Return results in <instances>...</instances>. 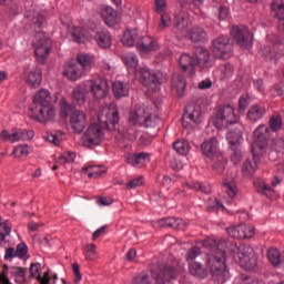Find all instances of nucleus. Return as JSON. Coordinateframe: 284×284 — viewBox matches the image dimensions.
Wrapping results in <instances>:
<instances>
[{"label": "nucleus", "instance_id": "nucleus-18", "mask_svg": "<svg viewBox=\"0 0 284 284\" xmlns=\"http://www.w3.org/2000/svg\"><path fill=\"white\" fill-rule=\"evenodd\" d=\"M195 65L200 68H212L214 62L212 61V54L205 47H197L194 50Z\"/></svg>", "mask_w": 284, "mask_h": 284}, {"label": "nucleus", "instance_id": "nucleus-25", "mask_svg": "<svg viewBox=\"0 0 284 284\" xmlns=\"http://www.w3.org/2000/svg\"><path fill=\"white\" fill-rule=\"evenodd\" d=\"M88 94H90V90L85 83L78 84L72 92V97L77 105H85Z\"/></svg>", "mask_w": 284, "mask_h": 284}, {"label": "nucleus", "instance_id": "nucleus-23", "mask_svg": "<svg viewBox=\"0 0 284 284\" xmlns=\"http://www.w3.org/2000/svg\"><path fill=\"white\" fill-rule=\"evenodd\" d=\"M267 113V109L261 104H253L247 113H246V119L251 123H256L257 121H261Z\"/></svg>", "mask_w": 284, "mask_h": 284}, {"label": "nucleus", "instance_id": "nucleus-17", "mask_svg": "<svg viewBox=\"0 0 284 284\" xmlns=\"http://www.w3.org/2000/svg\"><path fill=\"white\" fill-rule=\"evenodd\" d=\"M88 125V115L81 110H75L70 115V126L71 130L75 131L78 134H81Z\"/></svg>", "mask_w": 284, "mask_h": 284}, {"label": "nucleus", "instance_id": "nucleus-49", "mask_svg": "<svg viewBox=\"0 0 284 284\" xmlns=\"http://www.w3.org/2000/svg\"><path fill=\"white\" fill-rule=\"evenodd\" d=\"M11 276H14L16 283H26V270L22 267L13 266L10 268Z\"/></svg>", "mask_w": 284, "mask_h": 284}, {"label": "nucleus", "instance_id": "nucleus-28", "mask_svg": "<svg viewBox=\"0 0 284 284\" xmlns=\"http://www.w3.org/2000/svg\"><path fill=\"white\" fill-rule=\"evenodd\" d=\"M185 77L179 73H174L171 80L172 91L175 92V94H178L179 97H182L183 94H185Z\"/></svg>", "mask_w": 284, "mask_h": 284}, {"label": "nucleus", "instance_id": "nucleus-40", "mask_svg": "<svg viewBox=\"0 0 284 284\" xmlns=\"http://www.w3.org/2000/svg\"><path fill=\"white\" fill-rule=\"evenodd\" d=\"M78 65L85 72L92 68L94 63V58L88 53H80L77 55Z\"/></svg>", "mask_w": 284, "mask_h": 284}, {"label": "nucleus", "instance_id": "nucleus-54", "mask_svg": "<svg viewBox=\"0 0 284 284\" xmlns=\"http://www.w3.org/2000/svg\"><path fill=\"white\" fill-rule=\"evenodd\" d=\"M170 23H172V17H170L168 13H162L159 29L165 30V28H170Z\"/></svg>", "mask_w": 284, "mask_h": 284}, {"label": "nucleus", "instance_id": "nucleus-31", "mask_svg": "<svg viewBox=\"0 0 284 284\" xmlns=\"http://www.w3.org/2000/svg\"><path fill=\"white\" fill-rule=\"evenodd\" d=\"M102 18L106 26L112 28V26H116L119 22V13L112 7H106L102 10Z\"/></svg>", "mask_w": 284, "mask_h": 284}, {"label": "nucleus", "instance_id": "nucleus-50", "mask_svg": "<svg viewBox=\"0 0 284 284\" xmlns=\"http://www.w3.org/2000/svg\"><path fill=\"white\" fill-rule=\"evenodd\" d=\"M84 256L87 261H97V244H85Z\"/></svg>", "mask_w": 284, "mask_h": 284}, {"label": "nucleus", "instance_id": "nucleus-57", "mask_svg": "<svg viewBox=\"0 0 284 284\" xmlns=\"http://www.w3.org/2000/svg\"><path fill=\"white\" fill-rule=\"evenodd\" d=\"M143 185V176L135 178L126 183L128 190H134Z\"/></svg>", "mask_w": 284, "mask_h": 284}, {"label": "nucleus", "instance_id": "nucleus-4", "mask_svg": "<svg viewBox=\"0 0 284 284\" xmlns=\"http://www.w3.org/2000/svg\"><path fill=\"white\" fill-rule=\"evenodd\" d=\"M239 123V116L234 113V106L230 104L220 105L215 116L213 118V125L217 130H225L230 125H236Z\"/></svg>", "mask_w": 284, "mask_h": 284}, {"label": "nucleus", "instance_id": "nucleus-10", "mask_svg": "<svg viewBox=\"0 0 284 284\" xmlns=\"http://www.w3.org/2000/svg\"><path fill=\"white\" fill-rule=\"evenodd\" d=\"M179 276V267L172 264H164L160 266V271L158 274L153 275L155 278V284H165L171 281H175Z\"/></svg>", "mask_w": 284, "mask_h": 284}, {"label": "nucleus", "instance_id": "nucleus-7", "mask_svg": "<svg viewBox=\"0 0 284 284\" xmlns=\"http://www.w3.org/2000/svg\"><path fill=\"white\" fill-rule=\"evenodd\" d=\"M201 123V106L187 105L182 116V125L186 130H192Z\"/></svg>", "mask_w": 284, "mask_h": 284}, {"label": "nucleus", "instance_id": "nucleus-19", "mask_svg": "<svg viewBox=\"0 0 284 284\" xmlns=\"http://www.w3.org/2000/svg\"><path fill=\"white\" fill-rule=\"evenodd\" d=\"M146 114L148 108H145V105H135L134 109L129 113V123L131 125L143 126Z\"/></svg>", "mask_w": 284, "mask_h": 284}, {"label": "nucleus", "instance_id": "nucleus-26", "mask_svg": "<svg viewBox=\"0 0 284 284\" xmlns=\"http://www.w3.org/2000/svg\"><path fill=\"white\" fill-rule=\"evenodd\" d=\"M84 73L85 71H83L78 63H69L62 72L63 77H67L69 81H78Z\"/></svg>", "mask_w": 284, "mask_h": 284}, {"label": "nucleus", "instance_id": "nucleus-55", "mask_svg": "<svg viewBox=\"0 0 284 284\" xmlns=\"http://www.w3.org/2000/svg\"><path fill=\"white\" fill-rule=\"evenodd\" d=\"M197 256H201V248L200 247H192L186 253V261L192 263Z\"/></svg>", "mask_w": 284, "mask_h": 284}, {"label": "nucleus", "instance_id": "nucleus-61", "mask_svg": "<svg viewBox=\"0 0 284 284\" xmlns=\"http://www.w3.org/2000/svg\"><path fill=\"white\" fill-rule=\"evenodd\" d=\"M135 160L138 161V165L140 163H149L150 161V154L145 153V152H141V153H135Z\"/></svg>", "mask_w": 284, "mask_h": 284}, {"label": "nucleus", "instance_id": "nucleus-64", "mask_svg": "<svg viewBox=\"0 0 284 284\" xmlns=\"http://www.w3.org/2000/svg\"><path fill=\"white\" fill-rule=\"evenodd\" d=\"M166 6L165 0H155V12H164Z\"/></svg>", "mask_w": 284, "mask_h": 284}, {"label": "nucleus", "instance_id": "nucleus-60", "mask_svg": "<svg viewBox=\"0 0 284 284\" xmlns=\"http://www.w3.org/2000/svg\"><path fill=\"white\" fill-rule=\"evenodd\" d=\"M250 105V97L242 95L239 100V110L240 112H245V108Z\"/></svg>", "mask_w": 284, "mask_h": 284}, {"label": "nucleus", "instance_id": "nucleus-52", "mask_svg": "<svg viewBox=\"0 0 284 284\" xmlns=\"http://www.w3.org/2000/svg\"><path fill=\"white\" fill-rule=\"evenodd\" d=\"M272 11L275 13L276 19L284 21V4L273 1L271 4Z\"/></svg>", "mask_w": 284, "mask_h": 284}, {"label": "nucleus", "instance_id": "nucleus-13", "mask_svg": "<svg viewBox=\"0 0 284 284\" xmlns=\"http://www.w3.org/2000/svg\"><path fill=\"white\" fill-rule=\"evenodd\" d=\"M22 79L31 88H39L41 85V81H43L41 69L39 67L31 65L24 67Z\"/></svg>", "mask_w": 284, "mask_h": 284}, {"label": "nucleus", "instance_id": "nucleus-35", "mask_svg": "<svg viewBox=\"0 0 284 284\" xmlns=\"http://www.w3.org/2000/svg\"><path fill=\"white\" fill-rule=\"evenodd\" d=\"M0 216V247H6L7 243H10L8 236L12 233V226L8 222H1Z\"/></svg>", "mask_w": 284, "mask_h": 284}, {"label": "nucleus", "instance_id": "nucleus-44", "mask_svg": "<svg viewBox=\"0 0 284 284\" xmlns=\"http://www.w3.org/2000/svg\"><path fill=\"white\" fill-rule=\"evenodd\" d=\"M161 122V118L156 114H150V111H146V115L144 116L143 125L144 128L154 129L158 128Z\"/></svg>", "mask_w": 284, "mask_h": 284}, {"label": "nucleus", "instance_id": "nucleus-3", "mask_svg": "<svg viewBox=\"0 0 284 284\" xmlns=\"http://www.w3.org/2000/svg\"><path fill=\"white\" fill-rule=\"evenodd\" d=\"M29 19L31 21V28L38 33L33 41L36 59L40 65H43L48 61V57H50V50H52V39L41 32V28L45 23V17L36 12L29 16Z\"/></svg>", "mask_w": 284, "mask_h": 284}, {"label": "nucleus", "instance_id": "nucleus-1", "mask_svg": "<svg viewBox=\"0 0 284 284\" xmlns=\"http://www.w3.org/2000/svg\"><path fill=\"white\" fill-rule=\"evenodd\" d=\"M225 247H229L233 261L240 265V267L247 272L256 270L258 258L252 246L221 241L211 248V253H209L206 257V265L215 283L225 284L230 281V270H227V265L225 264Z\"/></svg>", "mask_w": 284, "mask_h": 284}, {"label": "nucleus", "instance_id": "nucleus-8", "mask_svg": "<svg viewBox=\"0 0 284 284\" xmlns=\"http://www.w3.org/2000/svg\"><path fill=\"white\" fill-rule=\"evenodd\" d=\"M270 126L260 124L254 131V144L252 152H263V150H265V145H267V141H270Z\"/></svg>", "mask_w": 284, "mask_h": 284}, {"label": "nucleus", "instance_id": "nucleus-14", "mask_svg": "<svg viewBox=\"0 0 284 284\" xmlns=\"http://www.w3.org/2000/svg\"><path fill=\"white\" fill-rule=\"evenodd\" d=\"M161 49L159 40L151 36L141 37L136 42V50L140 54H150Z\"/></svg>", "mask_w": 284, "mask_h": 284}, {"label": "nucleus", "instance_id": "nucleus-43", "mask_svg": "<svg viewBox=\"0 0 284 284\" xmlns=\"http://www.w3.org/2000/svg\"><path fill=\"white\" fill-rule=\"evenodd\" d=\"M223 187L231 199H234V196L239 194V187L236 186V182L233 179L224 180Z\"/></svg>", "mask_w": 284, "mask_h": 284}, {"label": "nucleus", "instance_id": "nucleus-38", "mask_svg": "<svg viewBox=\"0 0 284 284\" xmlns=\"http://www.w3.org/2000/svg\"><path fill=\"white\" fill-rule=\"evenodd\" d=\"M113 95L115 99H123V97H128L130 94V88L126 83L121 81L114 82L112 85Z\"/></svg>", "mask_w": 284, "mask_h": 284}, {"label": "nucleus", "instance_id": "nucleus-21", "mask_svg": "<svg viewBox=\"0 0 284 284\" xmlns=\"http://www.w3.org/2000/svg\"><path fill=\"white\" fill-rule=\"evenodd\" d=\"M253 185L258 194H262V196H266L267 199H272V196L276 194V190L270 186V184H267V182L261 178H255L253 180Z\"/></svg>", "mask_w": 284, "mask_h": 284}, {"label": "nucleus", "instance_id": "nucleus-36", "mask_svg": "<svg viewBox=\"0 0 284 284\" xmlns=\"http://www.w3.org/2000/svg\"><path fill=\"white\" fill-rule=\"evenodd\" d=\"M108 170L105 168L89 165L82 168V174H87L89 179H99V176H103Z\"/></svg>", "mask_w": 284, "mask_h": 284}, {"label": "nucleus", "instance_id": "nucleus-6", "mask_svg": "<svg viewBox=\"0 0 284 284\" xmlns=\"http://www.w3.org/2000/svg\"><path fill=\"white\" fill-rule=\"evenodd\" d=\"M30 116L38 123H52L57 119V108L53 104L30 108Z\"/></svg>", "mask_w": 284, "mask_h": 284}, {"label": "nucleus", "instance_id": "nucleus-53", "mask_svg": "<svg viewBox=\"0 0 284 284\" xmlns=\"http://www.w3.org/2000/svg\"><path fill=\"white\" fill-rule=\"evenodd\" d=\"M74 159H77V153L72 151H68V152H64L59 158V163H61V165H65V163H74Z\"/></svg>", "mask_w": 284, "mask_h": 284}, {"label": "nucleus", "instance_id": "nucleus-2", "mask_svg": "<svg viewBox=\"0 0 284 284\" xmlns=\"http://www.w3.org/2000/svg\"><path fill=\"white\" fill-rule=\"evenodd\" d=\"M98 121L100 124H91L83 133L81 138V144L83 148H97V145H101L103 139H105V132H103V128L108 130H112L116 123H119V109L116 104H109L100 109L98 113Z\"/></svg>", "mask_w": 284, "mask_h": 284}, {"label": "nucleus", "instance_id": "nucleus-63", "mask_svg": "<svg viewBox=\"0 0 284 284\" xmlns=\"http://www.w3.org/2000/svg\"><path fill=\"white\" fill-rule=\"evenodd\" d=\"M71 106L68 104V102L63 101L61 102V109H60V115L65 118L70 114Z\"/></svg>", "mask_w": 284, "mask_h": 284}, {"label": "nucleus", "instance_id": "nucleus-47", "mask_svg": "<svg viewBox=\"0 0 284 284\" xmlns=\"http://www.w3.org/2000/svg\"><path fill=\"white\" fill-rule=\"evenodd\" d=\"M184 185L189 187V190H196L197 192H202L203 194H210V192H212V186L210 184L195 182L193 184L185 183Z\"/></svg>", "mask_w": 284, "mask_h": 284}, {"label": "nucleus", "instance_id": "nucleus-27", "mask_svg": "<svg viewBox=\"0 0 284 284\" xmlns=\"http://www.w3.org/2000/svg\"><path fill=\"white\" fill-rule=\"evenodd\" d=\"M33 108H43L45 105H52V97L50 91L42 89L33 97Z\"/></svg>", "mask_w": 284, "mask_h": 284}, {"label": "nucleus", "instance_id": "nucleus-15", "mask_svg": "<svg viewBox=\"0 0 284 284\" xmlns=\"http://www.w3.org/2000/svg\"><path fill=\"white\" fill-rule=\"evenodd\" d=\"M90 92L93 94L94 99H105L108 92H110V84L104 78H97L90 80Z\"/></svg>", "mask_w": 284, "mask_h": 284}, {"label": "nucleus", "instance_id": "nucleus-48", "mask_svg": "<svg viewBox=\"0 0 284 284\" xmlns=\"http://www.w3.org/2000/svg\"><path fill=\"white\" fill-rule=\"evenodd\" d=\"M123 63H125L129 70H134L139 65V58L135 53H128L122 58Z\"/></svg>", "mask_w": 284, "mask_h": 284}, {"label": "nucleus", "instance_id": "nucleus-32", "mask_svg": "<svg viewBox=\"0 0 284 284\" xmlns=\"http://www.w3.org/2000/svg\"><path fill=\"white\" fill-rule=\"evenodd\" d=\"M243 124H237L235 130H231L226 134V139L231 145V148H235V145L243 139Z\"/></svg>", "mask_w": 284, "mask_h": 284}, {"label": "nucleus", "instance_id": "nucleus-46", "mask_svg": "<svg viewBox=\"0 0 284 284\" xmlns=\"http://www.w3.org/2000/svg\"><path fill=\"white\" fill-rule=\"evenodd\" d=\"M268 130L272 132H278L283 128V118L280 114L273 115L268 120Z\"/></svg>", "mask_w": 284, "mask_h": 284}, {"label": "nucleus", "instance_id": "nucleus-5", "mask_svg": "<svg viewBox=\"0 0 284 284\" xmlns=\"http://www.w3.org/2000/svg\"><path fill=\"white\" fill-rule=\"evenodd\" d=\"M140 83L148 88V90H154L156 85H163L168 81V75L162 72H152L148 67H143L138 72Z\"/></svg>", "mask_w": 284, "mask_h": 284}, {"label": "nucleus", "instance_id": "nucleus-37", "mask_svg": "<svg viewBox=\"0 0 284 284\" xmlns=\"http://www.w3.org/2000/svg\"><path fill=\"white\" fill-rule=\"evenodd\" d=\"M186 37H189V39L193 41V43H199L201 41L207 40V33L205 32V30L199 27L192 28Z\"/></svg>", "mask_w": 284, "mask_h": 284}, {"label": "nucleus", "instance_id": "nucleus-20", "mask_svg": "<svg viewBox=\"0 0 284 284\" xmlns=\"http://www.w3.org/2000/svg\"><path fill=\"white\" fill-rule=\"evenodd\" d=\"M253 158L247 159L244 161L243 166H242V172L244 176H252L253 174L256 173V170H258V156L263 154L261 151H252Z\"/></svg>", "mask_w": 284, "mask_h": 284}, {"label": "nucleus", "instance_id": "nucleus-34", "mask_svg": "<svg viewBox=\"0 0 284 284\" xmlns=\"http://www.w3.org/2000/svg\"><path fill=\"white\" fill-rule=\"evenodd\" d=\"M30 274L33 278H37L40 284H49L50 283V274L44 273L43 277H41V264L36 263L30 266Z\"/></svg>", "mask_w": 284, "mask_h": 284}, {"label": "nucleus", "instance_id": "nucleus-12", "mask_svg": "<svg viewBox=\"0 0 284 284\" xmlns=\"http://www.w3.org/2000/svg\"><path fill=\"white\" fill-rule=\"evenodd\" d=\"M0 139L2 141H7L8 143H17L18 141H32L34 139V131L32 130H23L19 129L13 133H9L8 131H2L0 133Z\"/></svg>", "mask_w": 284, "mask_h": 284}, {"label": "nucleus", "instance_id": "nucleus-24", "mask_svg": "<svg viewBox=\"0 0 284 284\" xmlns=\"http://www.w3.org/2000/svg\"><path fill=\"white\" fill-rule=\"evenodd\" d=\"M189 28L190 19L185 16H178L173 32H175L178 37H187L190 32Z\"/></svg>", "mask_w": 284, "mask_h": 284}, {"label": "nucleus", "instance_id": "nucleus-22", "mask_svg": "<svg viewBox=\"0 0 284 284\" xmlns=\"http://www.w3.org/2000/svg\"><path fill=\"white\" fill-rule=\"evenodd\" d=\"M201 151L204 156H207V159L216 156V154H219V141L216 138H211L204 141L201 145Z\"/></svg>", "mask_w": 284, "mask_h": 284}, {"label": "nucleus", "instance_id": "nucleus-59", "mask_svg": "<svg viewBox=\"0 0 284 284\" xmlns=\"http://www.w3.org/2000/svg\"><path fill=\"white\" fill-rule=\"evenodd\" d=\"M26 254H28V245H26V243L18 244L16 250L18 258H23Z\"/></svg>", "mask_w": 284, "mask_h": 284}, {"label": "nucleus", "instance_id": "nucleus-41", "mask_svg": "<svg viewBox=\"0 0 284 284\" xmlns=\"http://www.w3.org/2000/svg\"><path fill=\"white\" fill-rule=\"evenodd\" d=\"M267 258L273 267H278L283 263V255L277 248H270L267 251Z\"/></svg>", "mask_w": 284, "mask_h": 284}, {"label": "nucleus", "instance_id": "nucleus-11", "mask_svg": "<svg viewBox=\"0 0 284 284\" xmlns=\"http://www.w3.org/2000/svg\"><path fill=\"white\" fill-rule=\"evenodd\" d=\"M231 36L233 39H235L236 43L240 44L241 48H252L254 37L246 27H232Z\"/></svg>", "mask_w": 284, "mask_h": 284}, {"label": "nucleus", "instance_id": "nucleus-33", "mask_svg": "<svg viewBox=\"0 0 284 284\" xmlns=\"http://www.w3.org/2000/svg\"><path fill=\"white\" fill-rule=\"evenodd\" d=\"M139 30L136 29H128L124 31L123 37L121 39L123 45H128V48H132L134 43H139Z\"/></svg>", "mask_w": 284, "mask_h": 284}, {"label": "nucleus", "instance_id": "nucleus-39", "mask_svg": "<svg viewBox=\"0 0 284 284\" xmlns=\"http://www.w3.org/2000/svg\"><path fill=\"white\" fill-rule=\"evenodd\" d=\"M190 274H192V276H194L195 278H206L207 276V271L203 267V265L201 263L197 262H192L190 263Z\"/></svg>", "mask_w": 284, "mask_h": 284}, {"label": "nucleus", "instance_id": "nucleus-56", "mask_svg": "<svg viewBox=\"0 0 284 284\" xmlns=\"http://www.w3.org/2000/svg\"><path fill=\"white\" fill-rule=\"evenodd\" d=\"M171 227L173 230H182V231H184L185 227H186V224H185V222L182 219L171 217Z\"/></svg>", "mask_w": 284, "mask_h": 284}, {"label": "nucleus", "instance_id": "nucleus-58", "mask_svg": "<svg viewBox=\"0 0 284 284\" xmlns=\"http://www.w3.org/2000/svg\"><path fill=\"white\" fill-rule=\"evenodd\" d=\"M231 161L234 163V165H239V163L243 161V152L239 149L233 150V153L231 154Z\"/></svg>", "mask_w": 284, "mask_h": 284}, {"label": "nucleus", "instance_id": "nucleus-29", "mask_svg": "<svg viewBox=\"0 0 284 284\" xmlns=\"http://www.w3.org/2000/svg\"><path fill=\"white\" fill-rule=\"evenodd\" d=\"M94 41L98 43L99 48L103 50H108V48L112 47V36L105 30L95 32Z\"/></svg>", "mask_w": 284, "mask_h": 284}, {"label": "nucleus", "instance_id": "nucleus-9", "mask_svg": "<svg viewBox=\"0 0 284 284\" xmlns=\"http://www.w3.org/2000/svg\"><path fill=\"white\" fill-rule=\"evenodd\" d=\"M213 52L217 59H230L232 57V43L230 38L221 36L213 41Z\"/></svg>", "mask_w": 284, "mask_h": 284}, {"label": "nucleus", "instance_id": "nucleus-62", "mask_svg": "<svg viewBox=\"0 0 284 284\" xmlns=\"http://www.w3.org/2000/svg\"><path fill=\"white\" fill-rule=\"evenodd\" d=\"M222 72L224 74L225 79H229V77H232L234 74V67L231 63L224 64Z\"/></svg>", "mask_w": 284, "mask_h": 284}, {"label": "nucleus", "instance_id": "nucleus-45", "mask_svg": "<svg viewBox=\"0 0 284 284\" xmlns=\"http://www.w3.org/2000/svg\"><path fill=\"white\" fill-rule=\"evenodd\" d=\"M173 149L175 152H178V154L185 156V154L190 153V142L185 140H178L173 143Z\"/></svg>", "mask_w": 284, "mask_h": 284}, {"label": "nucleus", "instance_id": "nucleus-16", "mask_svg": "<svg viewBox=\"0 0 284 284\" xmlns=\"http://www.w3.org/2000/svg\"><path fill=\"white\" fill-rule=\"evenodd\" d=\"M229 236L232 239H252L255 234L254 226L247 224H240L226 229Z\"/></svg>", "mask_w": 284, "mask_h": 284}, {"label": "nucleus", "instance_id": "nucleus-30", "mask_svg": "<svg viewBox=\"0 0 284 284\" xmlns=\"http://www.w3.org/2000/svg\"><path fill=\"white\" fill-rule=\"evenodd\" d=\"M180 68L182 72H194V65H196V60L192 58L189 53H183L179 59Z\"/></svg>", "mask_w": 284, "mask_h": 284}, {"label": "nucleus", "instance_id": "nucleus-42", "mask_svg": "<svg viewBox=\"0 0 284 284\" xmlns=\"http://www.w3.org/2000/svg\"><path fill=\"white\" fill-rule=\"evenodd\" d=\"M31 152L32 146L28 144H21L13 149L12 156H14L16 159H26Z\"/></svg>", "mask_w": 284, "mask_h": 284}, {"label": "nucleus", "instance_id": "nucleus-51", "mask_svg": "<svg viewBox=\"0 0 284 284\" xmlns=\"http://www.w3.org/2000/svg\"><path fill=\"white\" fill-rule=\"evenodd\" d=\"M71 37L75 43H82L83 39H85V30L81 27H74L71 30Z\"/></svg>", "mask_w": 284, "mask_h": 284}]
</instances>
